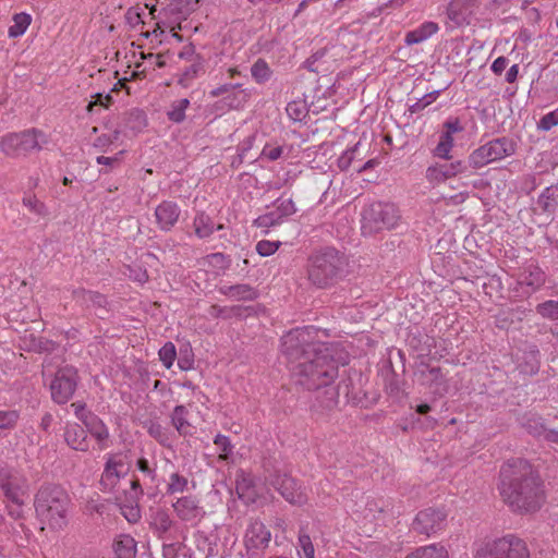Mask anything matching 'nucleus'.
I'll return each instance as SVG.
<instances>
[{
	"mask_svg": "<svg viewBox=\"0 0 558 558\" xmlns=\"http://www.w3.org/2000/svg\"><path fill=\"white\" fill-rule=\"evenodd\" d=\"M123 120L124 126L134 134L141 132L147 125L145 112L136 108L125 112Z\"/></svg>",
	"mask_w": 558,
	"mask_h": 558,
	"instance_id": "nucleus-28",
	"label": "nucleus"
},
{
	"mask_svg": "<svg viewBox=\"0 0 558 558\" xmlns=\"http://www.w3.org/2000/svg\"><path fill=\"white\" fill-rule=\"evenodd\" d=\"M214 444L221 450L219 458L227 460L229 454L232 452V445L229 437L218 434L214 439Z\"/></svg>",
	"mask_w": 558,
	"mask_h": 558,
	"instance_id": "nucleus-51",
	"label": "nucleus"
},
{
	"mask_svg": "<svg viewBox=\"0 0 558 558\" xmlns=\"http://www.w3.org/2000/svg\"><path fill=\"white\" fill-rule=\"evenodd\" d=\"M178 366L182 371H190L194 366V353L192 348L187 344L185 348L180 349L178 357Z\"/></svg>",
	"mask_w": 558,
	"mask_h": 558,
	"instance_id": "nucleus-49",
	"label": "nucleus"
},
{
	"mask_svg": "<svg viewBox=\"0 0 558 558\" xmlns=\"http://www.w3.org/2000/svg\"><path fill=\"white\" fill-rule=\"evenodd\" d=\"M446 519L447 513L442 509L426 508L416 514L412 529L418 534L430 536L444 529Z\"/></svg>",
	"mask_w": 558,
	"mask_h": 558,
	"instance_id": "nucleus-12",
	"label": "nucleus"
},
{
	"mask_svg": "<svg viewBox=\"0 0 558 558\" xmlns=\"http://www.w3.org/2000/svg\"><path fill=\"white\" fill-rule=\"evenodd\" d=\"M270 539L271 533L266 525L259 520L252 521L244 536L248 558H259L256 550L266 549L269 546Z\"/></svg>",
	"mask_w": 558,
	"mask_h": 558,
	"instance_id": "nucleus-13",
	"label": "nucleus"
},
{
	"mask_svg": "<svg viewBox=\"0 0 558 558\" xmlns=\"http://www.w3.org/2000/svg\"><path fill=\"white\" fill-rule=\"evenodd\" d=\"M439 29L438 24L435 22H424L417 28L410 31L405 34L404 43L408 46L421 44Z\"/></svg>",
	"mask_w": 558,
	"mask_h": 558,
	"instance_id": "nucleus-23",
	"label": "nucleus"
},
{
	"mask_svg": "<svg viewBox=\"0 0 558 558\" xmlns=\"http://www.w3.org/2000/svg\"><path fill=\"white\" fill-rule=\"evenodd\" d=\"M86 418L87 420H84L83 423L86 427L85 430L96 438L99 449H106L108 447L107 440L109 438V430L107 426L96 414L89 415Z\"/></svg>",
	"mask_w": 558,
	"mask_h": 558,
	"instance_id": "nucleus-21",
	"label": "nucleus"
},
{
	"mask_svg": "<svg viewBox=\"0 0 558 558\" xmlns=\"http://www.w3.org/2000/svg\"><path fill=\"white\" fill-rule=\"evenodd\" d=\"M276 204H277L276 209L280 213V215L283 218L289 217L296 211L294 202L291 198H288V199L278 198Z\"/></svg>",
	"mask_w": 558,
	"mask_h": 558,
	"instance_id": "nucleus-57",
	"label": "nucleus"
},
{
	"mask_svg": "<svg viewBox=\"0 0 558 558\" xmlns=\"http://www.w3.org/2000/svg\"><path fill=\"white\" fill-rule=\"evenodd\" d=\"M189 410L184 405H175L170 418L171 424L180 435H186L190 423L187 421Z\"/></svg>",
	"mask_w": 558,
	"mask_h": 558,
	"instance_id": "nucleus-33",
	"label": "nucleus"
},
{
	"mask_svg": "<svg viewBox=\"0 0 558 558\" xmlns=\"http://www.w3.org/2000/svg\"><path fill=\"white\" fill-rule=\"evenodd\" d=\"M476 558H531L526 542L509 533L486 542L476 551Z\"/></svg>",
	"mask_w": 558,
	"mask_h": 558,
	"instance_id": "nucleus-7",
	"label": "nucleus"
},
{
	"mask_svg": "<svg viewBox=\"0 0 558 558\" xmlns=\"http://www.w3.org/2000/svg\"><path fill=\"white\" fill-rule=\"evenodd\" d=\"M20 417V411L17 410H0V429H14Z\"/></svg>",
	"mask_w": 558,
	"mask_h": 558,
	"instance_id": "nucleus-44",
	"label": "nucleus"
},
{
	"mask_svg": "<svg viewBox=\"0 0 558 558\" xmlns=\"http://www.w3.org/2000/svg\"><path fill=\"white\" fill-rule=\"evenodd\" d=\"M515 143L507 137H498L476 148L469 156V166L472 169H480L490 162L501 160L515 153Z\"/></svg>",
	"mask_w": 558,
	"mask_h": 558,
	"instance_id": "nucleus-8",
	"label": "nucleus"
},
{
	"mask_svg": "<svg viewBox=\"0 0 558 558\" xmlns=\"http://www.w3.org/2000/svg\"><path fill=\"white\" fill-rule=\"evenodd\" d=\"M94 100L89 102L88 110H92L94 106H102L105 108H108L112 102L113 98L110 94L102 95L100 93H97L93 96Z\"/></svg>",
	"mask_w": 558,
	"mask_h": 558,
	"instance_id": "nucleus-59",
	"label": "nucleus"
},
{
	"mask_svg": "<svg viewBox=\"0 0 558 558\" xmlns=\"http://www.w3.org/2000/svg\"><path fill=\"white\" fill-rule=\"evenodd\" d=\"M498 490L502 501L517 514L536 513L546 502L544 481L525 459H510L502 464Z\"/></svg>",
	"mask_w": 558,
	"mask_h": 558,
	"instance_id": "nucleus-2",
	"label": "nucleus"
},
{
	"mask_svg": "<svg viewBox=\"0 0 558 558\" xmlns=\"http://www.w3.org/2000/svg\"><path fill=\"white\" fill-rule=\"evenodd\" d=\"M23 204L29 208L31 211L45 216L47 214V208L43 202L37 199L35 195L25 196L23 198Z\"/></svg>",
	"mask_w": 558,
	"mask_h": 558,
	"instance_id": "nucleus-53",
	"label": "nucleus"
},
{
	"mask_svg": "<svg viewBox=\"0 0 558 558\" xmlns=\"http://www.w3.org/2000/svg\"><path fill=\"white\" fill-rule=\"evenodd\" d=\"M558 125V108L546 113L537 122V129L541 131H549Z\"/></svg>",
	"mask_w": 558,
	"mask_h": 558,
	"instance_id": "nucleus-50",
	"label": "nucleus"
},
{
	"mask_svg": "<svg viewBox=\"0 0 558 558\" xmlns=\"http://www.w3.org/2000/svg\"><path fill=\"white\" fill-rule=\"evenodd\" d=\"M123 150L119 151L117 155H114L113 157H106V156H98L96 158V162L98 165H104V166H109L111 168L118 166L120 163V160H121V156L123 155Z\"/></svg>",
	"mask_w": 558,
	"mask_h": 558,
	"instance_id": "nucleus-64",
	"label": "nucleus"
},
{
	"mask_svg": "<svg viewBox=\"0 0 558 558\" xmlns=\"http://www.w3.org/2000/svg\"><path fill=\"white\" fill-rule=\"evenodd\" d=\"M400 218V211L393 203L375 202L363 211L362 231L364 234H373L391 230L397 227Z\"/></svg>",
	"mask_w": 558,
	"mask_h": 558,
	"instance_id": "nucleus-6",
	"label": "nucleus"
},
{
	"mask_svg": "<svg viewBox=\"0 0 558 558\" xmlns=\"http://www.w3.org/2000/svg\"><path fill=\"white\" fill-rule=\"evenodd\" d=\"M72 295L80 305L95 308L96 315L101 319L109 313L107 296L98 291L78 288L73 291Z\"/></svg>",
	"mask_w": 558,
	"mask_h": 558,
	"instance_id": "nucleus-15",
	"label": "nucleus"
},
{
	"mask_svg": "<svg viewBox=\"0 0 558 558\" xmlns=\"http://www.w3.org/2000/svg\"><path fill=\"white\" fill-rule=\"evenodd\" d=\"M31 14L26 12L15 13L12 16L13 24L8 29V35L10 38H17L26 32L28 26L32 23Z\"/></svg>",
	"mask_w": 558,
	"mask_h": 558,
	"instance_id": "nucleus-29",
	"label": "nucleus"
},
{
	"mask_svg": "<svg viewBox=\"0 0 558 558\" xmlns=\"http://www.w3.org/2000/svg\"><path fill=\"white\" fill-rule=\"evenodd\" d=\"M125 21L131 27H136L143 23L142 15L136 8H130L125 13Z\"/></svg>",
	"mask_w": 558,
	"mask_h": 558,
	"instance_id": "nucleus-62",
	"label": "nucleus"
},
{
	"mask_svg": "<svg viewBox=\"0 0 558 558\" xmlns=\"http://www.w3.org/2000/svg\"><path fill=\"white\" fill-rule=\"evenodd\" d=\"M267 482L290 505L302 507L307 504L306 487L289 473L276 470L268 475Z\"/></svg>",
	"mask_w": 558,
	"mask_h": 558,
	"instance_id": "nucleus-9",
	"label": "nucleus"
},
{
	"mask_svg": "<svg viewBox=\"0 0 558 558\" xmlns=\"http://www.w3.org/2000/svg\"><path fill=\"white\" fill-rule=\"evenodd\" d=\"M258 296L257 291L246 283H240L233 286L232 299L238 301H253Z\"/></svg>",
	"mask_w": 558,
	"mask_h": 558,
	"instance_id": "nucleus-45",
	"label": "nucleus"
},
{
	"mask_svg": "<svg viewBox=\"0 0 558 558\" xmlns=\"http://www.w3.org/2000/svg\"><path fill=\"white\" fill-rule=\"evenodd\" d=\"M405 558H449V555L444 546L432 544L417 548Z\"/></svg>",
	"mask_w": 558,
	"mask_h": 558,
	"instance_id": "nucleus-32",
	"label": "nucleus"
},
{
	"mask_svg": "<svg viewBox=\"0 0 558 558\" xmlns=\"http://www.w3.org/2000/svg\"><path fill=\"white\" fill-rule=\"evenodd\" d=\"M204 72L203 59L197 56L194 62L186 66L178 80V84L186 88L191 86L192 82Z\"/></svg>",
	"mask_w": 558,
	"mask_h": 558,
	"instance_id": "nucleus-30",
	"label": "nucleus"
},
{
	"mask_svg": "<svg viewBox=\"0 0 558 558\" xmlns=\"http://www.w3.org/2000/svg\"><path fill=\"white\" fill-rule=\"evenodd\" d=\"M172 507L177 517L185 522L199 521L205 514L199 500L191 495L178 498Z\"/></svg>",
	"mask_w": 558,
	"mask_h": 558,
	"instance_id": "nucleus-16",
	"label": "nucleus"
},
{
	"mask_svg": "<svg viewBox=\"0 0 558 558\" xmlns=\"http://www.w3.org/2000/svg\"><path fill=\"white\" fill-rule=\"evenodd\" d=\"M252 77L258 84H264L271 77L272 71L264 59H257L251 66Z\"/></svg>",
	"mask_w": 558,
	"mask_h": 558,
	"instance_id": "nucleus-36",
	"label": "nucleus"
},
{
	"mask_svg": "<svg viewBox=\"0 0 558 558\" xmlns=\"http://www.w3.org/2000/svg\"><path fill=\"white\" fill-rule=\"evenodd\" d=\"M19 502H9L7 505V511L8 514L14 519V520H22L24 519V511L23 507L25 506V501L23 499V496H19Z\"/></svg>",
	"mask_w": 558,
	"mask_h": 558,
	"instance_id": "nucleus-58",
	"label": "nucleus"
},
{
	"mask_svg": "<svg viewBox=\"0 0 558 558\" xmlns=\"http://www.w3.org/2000/svg\"><path fill=\"white\" fill-rule=\"evenodd\" d=\"M286 111L288 117L294 122H301L307 114L305 102L300 100L290 101L287 105Z\"/></svg>",
	"mask_w": 558,
	"mask_h": 558,
	"instance_id": "nucleus-43",
	"label": "nucleus"
},
{
	"mask_svg": "<svg viewBox=\"0 0 558 558\" xmlns=\"http://www.w3.org/2000/svg\"><path fill=\"white\" fill-rule=\"evenodd\" d=\"M546 281L545 272L537 266H529L520 276V283L531 288L532 291L538 290Z\"/></svg>",
	"mask_w": 558,
	"mask_h": 558,
	"instance_id": "nucleus-24",
	"label": "nucleus"
},
{
	"mask_svg": "<svg viewBox=\"0 0 558 558\" xmlns=\"http://www.w3.org/2000/svg\"><path fill=\"white\" fill-rule=\"evenodd\" d=\"M444 129L447 133L456 134L464 130L459 118H450L444 123Z\"/></svg>",
	"mask_w": 558,
	"mask_h": 558,
	"instance_id": "nucleus-63",
	"label": "nucleus"
},
{
	"mask_svg": "<svg viewBox=\"0 0 558 558\" xmlns=\"http://www.w3.org/2000/svg\"><path fill=\"white\" fill-rule=\"evenodd\" d=\"M147 433L162 446H166L169 440L168 429L158 422L149 421Z\"/></svg>",
	"mask_w": 558,
	"mask_h": 558,
	"instance_id": "nucleus-47",
	"label": "nucleus"
},
{
	"mask_svg": "<svg viewBox=\"0 0 558 558\" xmlns=\"http://www.w3.org/2000/svg\"><path fill=\"white\" fill-rule=\"evenodd\" d=\"M415 375L422 385L427 386L435 393L444 395L447 391V380L440 367H432L429 364L421 362Z\"/></svg>",
	"mask_w": 558,
	"mask_h": 558,
	"instance_id": "nucleus-14",
	"label": "nucleus"
},
{
	"mask_svg": "<svg viewBox=\"0 0 558 558\" xmlns=\"http://www.w3.org/2000/svg\"><path fill=\"white\" fill-rule=\"evenodd\" d=\"M205 263L216 270H226L231 265V259L223 253H211L204 257Z\"/></svg>",
	"mask_w": 558,
	"mask_h": 558,
	"instance_id": "nucleus-42",
	"label": "nucleus"
},
{
	"mask_svg": "<svg viewBox=\"0 0 558 558\" xmlns=\"http://www.w3.org/2000/svg\"><path fill=\"white\" fill-rule=\"evenodd\" d=\"M536 312L549 319H558V301L548 300L536 306Z\"/></svg>",
	"mask_w": 558,
	"mask_h": 558,
	"instance_id": "nucleus-48",
	"label": "nucleus"
},
{
	"mask_svg": "<svg viewBox=\"0 0 558 558\" xmlns=\"http://www.w3.org/2000/svg\"><path fill=\"white\" fill-rule=\"evenodd\" d=\"M348 267L344 253L326 246L310 256L307 278L315 287L326 289L342 280L348 274Z\"/></svg>",
	"mask_w": 558,
	"mask_h": 558,
	"instance_id": "nucleus-3",
	"label": "nucleus"
},
{
	"mask_svg": "<svg viewBox=\"0 0 558 558\" xmlns=\"http://www.w3.org/2000/svg\"><path fill=\"white\" fill-rule=\"evenodd\" d=\"M181 215L180 206L173 201H162L155 209V218L158 228L168 232L177 225Z\"/></svg>",
	"mask_w": 558,
	"mask_h": 558,
	"instance_id": "nucleus-18",
	"label": "nucleus"
},
{
	"mask_svg": "<svg viewBox=\"0 0 558 558\" xmlns=\"http://www.w3.org/2000/svg\"><path fill=\"white\" fill-rule=\"evenodd\" d=\"M283 149L281 146L271 147L265 145L262 150L260 157L267 158L270 161L278 160L282 156Z\"/></svg>",
	"mask_w": 558,
	"mask_h": 558,
	"instance_id": "nucleus-60",
	"label": "nucleus"
},
{
	"mask_svg": "<svg viewBox=\"0 0 558 558\" xmlns=\"http://www.w3.org/2000/svg\"><path fill=\"white\" fill-rule=\"evenodd\" d=\"M64 441L76 451L86 452L89 449L87 432L77 423H66L64 426Z\"/></svg>",
	"mask_w": 558,
	"mask_h": 558,
	"instance_id": "nucleus-20",
	"label": "nucleus"
},
{
	"mask_svg": "<svg viewBox=\"0 0 558 558\" xmlns=\"http://www.w3.org/2000/svg\"><path fill=\"white\" fill-rule=\"evenodd\" d=\"M472 168L468 161L456 160L452 162L437 163L426 170V175L430 181L441 182L459 173H465Z\"/></svg>",
	"mask_w": 558,
	"mask_h": 558,
	"instance_id": "nucleus-17",
	"label": "nucleus"
},
{
	"mask_svg": "<svg viewBox=\"0 0 558 558\" xmlns=\"http://www.w3.org/2000/svg\"><path fill=\"white\" fill-rule=\"evenodd\" d=\"M316 333L310 326L290 330L281 338V352L294 385L316 392L312 410L324 415L337 408L341 386L333 385L338 365L324 344L314 341Z\"/></svg>",
	"mask_w": 558,
	"mask_h": 558,
	"instance_id": "nucleus-1",
	"label": "nucleus"
},
{
	"mask_svg": "<svg viewBox=\"0 0 558 558\" xmlns=\"http://www.w3.org/2000/svg\"><path fill=\"white\" fill-rule=\"evenodd\" d=\"M70 505L68 493L56 484L40 486L34 498L37 518L51 530H62L66 526Z\"/></svg>",
	"mask_w": 558,
	"mask_h": 558,
	"instance_id": "nucleus-4",
	"label": "nucleus"
},
{
	"mask_svg": "<svg viewBox=\"0 0 558 558\" xmlns=\"http://www.w3.org/2000/svg\"><path fill=\"white\" fill-rule=\"evenodd\" d=\"M158 355L163 366L168 369L171 368L177 359L175 345L171 341L166 342L159 349Z\"/></svg>",
	"mask_w": 558,
	"mask_h": 558,
	"instance_id": "nucleus-46",
	"label": "nucleus"
},
{
	"mask_svg": "<svg viewBox=\"0 0 558 558\" xmlns=\"http://www.w3.org/2000/svg\"><path fill=\"white\" fill-rule=\"evenodd\" d=\"M536 206L532 208L534 214L546 215L550 220L558 209V185L547 186L537 197Z\"/></svg>",
	"mask_w": 558,
	"mask_h": 558,
	"instance_id": "nucleus-19",
	"label": "nucleus"
},
{
	"mask_svg": "<svg viewBox=\"0 0 558 558\" xmlns=\"http://www.w3.org/2000/svg\"><path fill=\"white\" fill-rule=\"evenodd\" d=\"M441 90H433L418 98L414 104L409 106L408 111L410 114H415L423 111L426 107L432 105L440 95Z\"/></svg>",
	"mask_w": 558,
	"mask_h": 558,
	"instance_id": "nucleus-40",
	"label": "nucleus"
},
{
	"mask_svg": "<svg viewBox=\"0 0 558 558\" xmlns=\"http://www.w3.org/2000/svg\"><path fill=\"white\" fill-rule=\"evenodd\" d=\"M116 558H135L136 542L130 535H121L113 542Z\"/></svg>",
	"mask_w": 558,
	"mask_h": 558,
	"instance_id": "nucleus-26",
	"label": "nucleus"
},
{
	"mask_svg": "<svg viewBox=\"0 0 558 558\" xmlns=\"http://www.w3.org/2000/svg\"><path fill=\"white\" fill-rule=\"evenodd\" d=\"M0 489L8 502H19V496L28 490L27 478L16 469L7 464L0 465Z\"/></svg>",
	"mask_w": 558,
	"mask_h": 558,
	"instance_id": "nucleus-11",
	"label": "nucleus"
},
{
	"mask_svg": "<svg viewBox=\"0 0 558 558\" xmlns=\"http://www.w3.org/2000/svg\"><path fill=\"white\" fill-rule=\"evenodd\" d=\"M71 407L73 408L74 410V414L75 416L82 422L84 423V420H87L86 417L89 416V415H93L94 413L88 411L86 409V403L84 402H73L71 404Z\"/></svg>",
	"mask_w": 558,
	"mask_h": 558,
	"instance_id": "nucleus-61",
	"label": "nucleus"
},
{
	"mask_svg": "<svg viewBox=\"0 0 558 558\" xmlns=\"http://www.w3.org/2000/svg\"><path fill=\"white\" fill-rule=\"evenodd\" d=\"M248 310L250 307H243L240 305L227 307L214 304L208 308V315L213 318L229 319L231 317H242L243 312Z\"/></svg>",
	"mask_w": 558,
	"mask_h": 558,
	"instance_id": "nucleus-31",
	"label": "nucleus"
},
{
	"mask_svg": "<svg viewBox=\"0 0 558 558\" xmlns=\"http://www.w3.org/2000/svg\"><path fill=\"white\" fill-rule=\"evenodd\" d=\"M59 344L50 339L44 337L31 336L29 339V351L37 353H51L58 349Z\"/></svg>",
	"mask_w": 558,
	"mask_h": 558,
	"instance_id": "nucleus-37",
	"label": "nucleus"
},
{
	"mask_svg": "<svg viewBox=\"0 0 558 558\" xmlns=\"http://www.w3.org/2000/svg\"><path fill=\"white\" fill-rule=\"evenodd\" d=\"M189 489L187 477L174 472L170 474L169 481L166 486V494L171 496L175 494H182Z\"/></svg>",
	"mask_w": 558,
	"mask_h": 558,
	"instance_id": "nucleus-35",
	"label": "nucleus"
},
{
	"mask_svg": "<svg viewBox=\"0 0 558 558\" xmlns=\"http://www.w3.org/2000/svg\"><path fill=\"white\" fill-rule=\"evenodd\" d=\"M299 553L302 550L305 558H315V548L311 536L306 533L305 527H301L298 537Z\"/></svg>",
	"mask_w": 558,
	"mask_h": 558,
	"instance_id": "nucleus-41",
	"label": "nucleus"
},
{
	"mask_svg": "<svg viewBox=\"0 0 558 558\" xmlns=\"http://www.w3.org/2000/svg\"><path fill=\"white\" fill-rule=\"evenodd\" d=\"M114 463L111 461H106L105 468L100 478V489L102 492H112L114 487L118 485L121 477H123L128 470H120L113 468Z\"/></svg>",
	"mask_w": 558,
	"mask_h": 558,
	"instance_id": "nucleus-22",
	"label": "nucleus"
},
{
	"mask_svg": "<svg viewBox=\"0 0 558 558\" xmlns=\"http://www.w3.org/2000/svg\"><path fill=\"white\" fill-rule=\"evenodd\" d=\"M136 468L140 472H142L151 482H154L156 480V477H157L156 468H153L146 458H144V457L138 458L136 461Z\"/></svg>",
	"mask_w": 558,
	"mask_h": 558,
	"instance_id": "nucleus-55",
	"label": "nucleus"
},
{
	"mask_svg": "<svg viewBox=\"0 0 558 558\" xmlns=\"http://www.w3.org/2000/svg\"><path fill=\"white\" fill-rule=\"evenodd\" d=\"M283 219L284 218L280 215V213L277 209H275L272 211L258 216L253 221V226L257 228H270L279 226L283 221Z\"/></svg>",
	"mask_w": 558,
	"mask_h": 558,
	"instance_id": "nucleus-39",
	"label": "nucleus"
},
{
	"mask_svg": "<svg viewBox=\"0 0 558 558\" xmlns=\"http://www.w3.org/2000/svg\"><path fill=\"white\" fill-rule=\"evenodd\" d=\"M193 229L198 239H207L215 231V222L208 214L198 211L193 219Z\"/></svg>",
	"mask_w": 558,
	"mask_h": 558,
	"instance_id": "nucleus-25",
	"label": "nucleus"
},
{
	"mask_svg": "<svg viewBox=\"0 0 558 558\" xmlns=\"http://www.w3.org/2000/svg\"><path fill=\"white\" fill-rule=\"evenodd\" d=\"M135 505H124L121 510L123 517L130 522V523H136L141 519V509L137 505V501H134Z\"/></svg>",
	"mask_w": 558,
	"mask_h": 558,
	"instance_id": "nucleus-56",
	"label": "nucleus"
},
{
	"mask_svg": "<svg viewBox=\"0 0 558 558\" xmlns=\"http://www.w3.org/2000/svg\"><path fill=\"white\" fill-rule=\"evenodd\" d=\"M518 369L521 374L532 376L538 373L539 362L535 352H530L524 355V359L518 365Z\"/></svg>",
	"mask_w": 558,
	"mask_h": 558,
	"instance_id": "nucleus-38",
	"label": "nucleus"
},
{
	"mask_svg": "<svg viewBox=\"0 0 558 558\" xmlns=\"http://www.w3.org/2000/svg\"><path fill=\"white\" fill-rule=\"evenodd\" d=\"M190 107L187 98L178 99L171 102L167 111V118L173 123H182L185 120V111Z\"/></svg>",
	"mask_w": 558,
	"mask_h": 558,
	"instance_id": "nucleus-34",
	"label": "nucleus"
},
{
	"mask_svg": "<svg viewBox=\"0 0 558 558\" xmlns=\"http://www.w3.org/2000/svg\"><path fill=\"white\" fill-rule=\"evenodd\" d=\"M281 245L279 241H267L262 240L256 244V251L260 256H270L272 255Z\"/></svg>",
	"mask_w": 558,
	"mask_h": 558,
	"instance_id": "nucleus-52",
	"label": "nucleus"
},
{
	"mask_svg": "<svg viewBox=\"0 0 558 558\" xmlns=\"http://www.w3.org/2000/svg\"><path fill=\"white\" fill-rule=\"evenodd\" d=\"M78 384L76 368L66 365L59 368L50 383L51 399L57 404H65L74 395Z\"/></svg>",
	"mask_w": 558,
	"mask_h": 558,
	"instance_id": "nucleus-10",
	"label": "nucleus"
},
{
	"mask_svg": "<svg viewBox=\"0 0 558 558\" xmlns=\"http://www.w3.org/2000/svg\"><path fill=\"white\" fill-rule=\"evenodd\" d=\"M46 134L35 128L21 132H11L0 140V150L7 157H27L34 151H39L44 144H47Z\"/></svg>",
	"mask_w": 558,
	"mask_h": 558,
	"instance_id": "nucleus-5",
	"label": "nucleus"
},
{
	"mask_svg": "<svg viewBox=\"0 0 558 558\" xmlns=\"http://www.w3.org/2000/svg\"><path fill=\"white\" fill-rule=\"evenodd\" d=\"M357 148H359V143L356 145H354L353 147L343 151V154L338 158V167L340 170L345 171L350 168Z\"/></svg>",
	"mask_w": 558,
	"mask_h": 558,
	"instance_id": "nucleus-54",
	"label": "nucleus"
},
{
	"mask_svg": "<svg viewBox=\"0 0 558 558\" xmlns=\"http://www.w3.org/2000/svg\"><path fill=\"white\" fill-rule=\"evenodd\" d=\"M174 524V521L165 509H157L151 515L150 525L158 533L159 537L168 533Z\"/></svg>",
	"mask_w": 558,
	"mask_h": 558,
	"instance_id": "nucleus-27",
	"label": "nucleus"
}]
</instances>
